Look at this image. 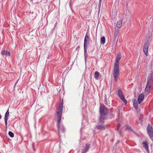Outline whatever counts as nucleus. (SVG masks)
Segmentation results:
<instances>
[{
	"mask_svg": "<svg viewBox=\"0 0 153 153\" xmlns=\"http://www.w3.org/2000/svg\"><path fill=\"white\" fill-rule=\"evenodd\" d=\"M63 108V102H62L59 106L57 108L56 113L57 114V127L58 129V134H59L61 132H64L65 129L63 125H60V122L61 120L62 113Z\"/></svg>",
	"mask_w": 153,
	"mask_h": 153,
	"instance_id": "1",
	"label": "nucleus"
},
{
	"mask_svg": "<svg viewBox=\"0 0 153 153\" xmlns=\"http://www.w3.org/2000/svg\"><path fill=\"white\" fill-rule=\"evenodd\" d=\"M121 58V54L120 53L118 54L114 65L113 75L114 79V80L115 82H117L119 76L120 70L119 62Z\"/></svg>",
	"mask_w": 153,
	"mask_h": 153,
	"instance_id": "2",
	"label": "nucleus"
},
{
	"mask_svg": "<svg viewBox=\"0 0 153 153\" xmlns=\"http://www.w3.org/2000/svg\"><path fill=\"white\" fill-rule=\"evenodd\" d=\"M108 111V109L103 104H101L100 108L99 121L100 122L102 123L104 122V120L107 119L106 115Z\"/></svg>",
	"mask_w": 153,
	"mask_h": 153,
	"instance_id": "3",
	"label": "nucleus"
},
{
	"mask_svg": "<svg viewBox=\"0 0 153 153\" xmlns=\"http://www.w3.org/2000/svg\"><path fill=\"white\" fill-rule=\"evenodd\" d=\"M118 94L120 98L124 102L125 105L126 104L127 102V100L124 97L123 91L119 89L118 90Z\"/></svg>",
	"mask_w": 153,
	"mask_h": 153,
	"instance_id": "4",
	"label": "nucleus"
},
{
	"mask_svg": "<svg viewBox=\"0 0 153 153\" xmlns=\"http://www.w3.org/2000/svg\"><path fill=\"white\" fill-rule=\"evenodd\" d=\"M153 88V86L149 85L146 84V87L145 89V92L146 94H148L151 91V89Z\"/></svg>",
	"mask_w": 153,
	"mask_h": 153,
	"instance_id": "5",
	"label": "nucleus"
},
{
	"mask_svg": "<svg viewBox=\"0 0 153 153\" xmlns=\"http://www.w3.org/2000/svg\"><path fill=\"white\" fill-rule=\"evenodd\" d=\"M149 45V42L148 41H147L145 42L143 48V51L146 56H147L148 54V50Z\"/></svg>",
	"mask_w": 153,
	"mask_h": 153,
	"instance_id": "6",
	"label": "nucleus"
},
{
	"mask_svg": "<svg viewBox=\"0 0 153 153\" xmlns=\"http://www.w3.org/2000/svg\"><path fill=\"white\" fill-rule=\"evenodd\" d=\"M9 114V109H8L6 111L4 117V121L5 123V125L6 128H7V121L8 119V117Z\"/></svg>",
	"mask_w": 153,
	"mask_h": 153,
	"instance_id": "7",
	"label": "nucleus"
},
{
	"mask_svg": "<svg viewBox=\"0 0 153 153\" xmlns=\"http://www.w3.org/2000/svg\"><path fill=\"white\" fill-rule=\"evenodd\" d=\"M107 126L103 124H101L97 125L96 126L95 128L97 129L102 130L105 129Z\"/></svg>",
	"mask_w": 153,
	"mask_h": 153,
	"instance_id": "8",
	"label": "nucleus"
},
{
	"mask_svg": "<svg viewBox=\"0 0 153 153\" xmlns=\"http://www.w3.org/2000/svg\"><path fill=\"white\" fill-rule=\"evenodd\" d=\"M90 39L89 37V36L88 35V32H87L84 39V46H87V43L88 42H90Z\"/></svg>",
	"mask_w": 153,
	"mask_h": 153,
	"instance_id": "9",
	"label": "nucleus"
},
{
	"mask_svg": "<svg viewBox=\"0 0 153 153\" xmlns=\"http://www.w3.org/2000/svg\"><path fill=\"white\" fill-rule=\"evenodd\" d=\"M1 53L3 56L5 55L6 56H10V52L7 51L5 50V48H3Z\"/></svg>",
	"mask_w": 153,
	"mask_h": 153,
	"instance_id": "10",
	"label": "nucleus"
},
{
	"mask_svg": "<svg viewBox=\"0 0 153 153\" xmlns=\"http://www.w3.org/2000/svg\"><path fill=\"white\" fill-rule=\"evenodd\" d=\"M144 95L143 94H141L139 95L137 99V102L139 104H140L144 99Z\"/></svg>",
	"mask_w": 153,
	"mask_h": 153,
	"instance_id": "11",
	"label": "nucleus"
},
{
	"mask_svg": "<svg viewBox=\"0 0 153 153\" xmlns=\"http://www.w3.org/2000/svg\"><path fill=\"white\" fill-rule=\"evenodd\" d=\"M120 31V29L117 28L115 29L114 32V40L113 41L114 42H115V40L116 39L117 37L119 35V32Z\"/></svg>",
	"mask_w": 153,
	"mask_h": 153,
	"instance_id": "12",
	"label": "nucleus"
},
{
	"mask_svg": "<svg viewBox=\"0 0 153 153\" xmlns=\"http://www.w3.org/2000/svg\"><path fill=\"white\" fill-rule=\"evenodd\" d=\"M142 144L143 145V147L145 149L147 152H149V149L148 143L146 141L142 142Z\"/></svg>",
	"mask_w": 153,
	"mask_h": 153,
	"instance_id": "13",
	"label": "nucleus"
},
{
	"mask_svg": "<svg viewBox=\"0 0 153 153\" xmlns=\"http://www.w3.org/2000/svg\"><path fill=\"white\" fill-rule=\"evenodd\" d=\"M90 147V144L88 143H87L85 148L83 150L82 152L84 153H86L89 150Z\"/></svg>",
	"mask_w": 153,
	"mask_h": 153,
	"instance_id": "14",
	"label": "nucleus"
},
{
	"mask_svg": "<svg viewBox=\"0 0 153 153\" xmlns=\"http://www.w3.org/2000/svg\"><path fill=\"white\" fill-rule=\"evenodd\" d=\"M133 102L134 107L136 110H137L138 109V105L137 100L135 99H134L133 100Z\"/></svg>",
	"mask_w": 153,
	"mask_h": 153,
	"instance_id": "15",
	"label": "nucleus"
},
{
	"mask_svg": "<svg viewBox=\"0 0 153 153\" xmlns=\"http://www.w3.org/2000/svg\"><path fill=\"white\" fill-rule=\"evenodd\" d=\"M147 130L148 134L153 132V129L152 127V126L150 125L149 124L148 125L147 128Z\"/></svg>",
	"mask_w": 153,
	"mask_h": 153,
	"instance_id": "16",
	"label": "nucleus"
},
{
	"mask_svg": "<svg viewBox=\"0 0 153 153\" xmlns=\"http://www.w3.org/2000/svg\"><path fill=\"white\" fill-rule=\"evenodd\" d=\"M87 46H84V56L85 60L86 61L87 59V58L88 57V54L87 53V51L86 50V48Z\"/></svg>",
	"mask_w": 153,
	"mask_h": 153,
	"instance_id": "17",
	"label": "nucleus"
},
{
	"mask_svg": "<svg viewBox=\"0 0 153 153\" xmlns=\"http://www.w3.org/2000/svg\"><path fill=\"white\" fill-rule=\"evenodd\" d=\"M122 25V20H120L117 23L116 26L119 28H120Z\"/></svg>",
	"mask_w": 153,
	"mask_h": 153,
	"instance_id": "18",
	"label": "nucleus"
},
{
	"mask_svg": "<svg viewBox=\"0 0 153 153\" xmlns=\"http://www.w3.org/2000/svg\"><path fill=\"white\" fill-rule=\"evenodd\" d=\"M105 42V38L104 36L101 37L100 39V43L102 45H104Z\"/></svg>",
	"mask_w": 153,
	"mask_h": 153,
	"instance_id": "19",
	"label": "nucleus"
},
{
	"mask_svg": "<svg viewBox=\"0 0 153 153\" xmlns=\"http://www.w3.org/2000/svg\"><path fill=\"white\" fill-rule=\"evenodd\" d=\"M147 84L153 86V80H150L149 79H147Z\"/></svg>",
	"mask_w": 153,
	"mask_h": 153,
	"instance_id": "20",
	"label": "nucleus"
},
{
	"mask_svg": "<svg viewBox=\"0 0 153 153\" xmlns=\"http://www.w3.org/2000/svg\"><path fill=\"white\" fill-rule=\"evenodd\" d=\"M147 79H150L153 80V71H151V74L149 75Z\"/></svg>",
	"mask_w": 153,
	"mask_h": 153,
	"instance_id": "21",
	"label": "nucleus"
},
{
	"mask_svg": "<svg viewBox=\"0 0 153 153\" xmlns=\"http://www.w3.org/2000/svg\"><path fill=\"white\" fill-rule=\"evenodd\" d=\"M94 75V78L95 79H97L99 77V73L98 71H96L95 72Z\"/></svg>",
	"mask_w": 153,
	"mask_h": 153,
	"instance_id": "22",
	"label": "nucleus"
},
{
	"mask_svg": "<svg viewBox=\"0 0 153 153\" xmlns=\"http://www.w3.org/2000/svg\"><path fill=\"white\" fill-rule=\"evenodd\" d=\"M150 138L153 141V132L148 134Z\"/></svg>",
	"mask_w": 153,
	"mask_h": 153,
	"instance_id": "23",
	"label": "nucleus"
},
{
	"mask_svg": "<svg viewBox=\"0 0 153 153\" xmlns=\"http://www.w3.org/2000/svg\"><path fill=\"white\" fill-rule=\"evenodd\" d=\"M105 98L104 102L105 105H108V102L109 101L108 100L107 98H106V95H105Z\"/></svg>",
	"mask_w": 153,
	"mask_h": 153,
	"instance_id": "24",
	"label": "nucleus"
},
{
	"mask_svg": "<svg viewBox=\"0 0 153 153\" xmlns=\"http://www.w3.org/2000/svg\"><path fill=\"white\" fill-rule=\"evenodd\" d=\"M9 135L11 137H14L13 133L11 131H9L8 132Z\"/></svg>",
	"mask_w": 153,
	"mask_h": 153,
	"instance_id": "25",
	"label": "nucleus"
},
{
	"mask_svg": "<svg viewBox=\"0 0 153 153\" xmlns=\"http://www.w3.org/2000/svg\"><path fill=\"white\" fill-rule=\"evenodd\" d=\"M126 129L128 130H131V127L128 126H126Z\"/></svg>",
	"mask_w": 153,
	"mask_h": 153,
	"instance_id": "26",
	"label": "nucleus"
},
{
	"mask_svg": "<svg viewBox=\"0 0 153 153\" xmlns=\"http://www.w3.org/2000/svg\"><path fill=\"white\" fill-rule=\"evenodd\" d=\"M114 117V115L113 114H111L110 115V118H112Z\"/></svg>",
	"mask_w": 153,
	"mask_h": 153,
	"instance_id": "27",
	"label": "nucleus"
},
{
	"mask_svg": "<svg viewBox=\"0 0 153 153\" xmlns=\"http://www.w3.org/2000/svg\"><path fill=\"white\" fill-rule=\"evenodd\" d=\"M119 127H118V126L117 131H119V133L120 134H121V131H120V130L119 131Z\"/></svg>",
	"mask_w": 153,
	"mask_h": 153,
	"instance_id": "28",
	"label": "nucleus"
},
{
	"mask_svg": "<svg viewBox=\"0 0 153 153\" xmlns=\"http://www.w3.org/2000/svg\"><path fill=\"white\" fill-rule=\"evenodd\" d=\"M102 0H100L99 1V3L100 5H101Z\"/></svg>",
	"mask_w": 153,
	"mask_h": 153,
	"instance_id": "29",
	"label": "nucleus"
},
{
	"mask_svg": "<svg viewBox=\"0 0 153 153\" xmlns=\"http://www.w3.org/2000/svg\"><path fill=\"white\" fill-rule=\"evenodd\" d=\"M1 115L0 114V119H1Z\"/></svg>",
	"mask_w": 153,
	"mask_h": 153,
	"instance_id": "30",
	"label": "nucleus"
}]
</instances>
